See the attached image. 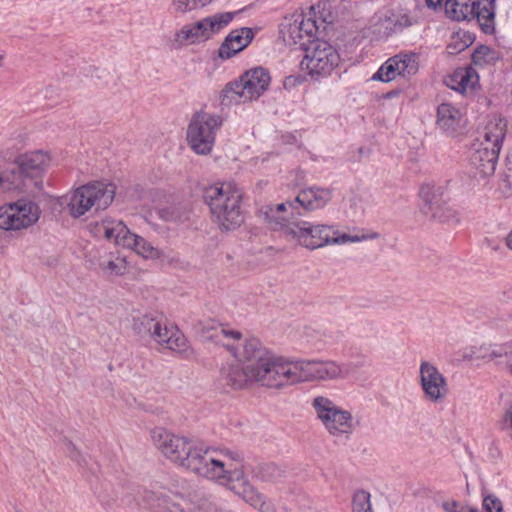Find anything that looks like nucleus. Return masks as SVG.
Instances as JSON below:
<instances>
[{"instance_id":"1","label":"nucleus","mask_w":512,"mask_h":512,"mask_svg":"<svg viewBox=\"0 0 512 512\" xmlns=\"http://www.w3.org/2000/svg\"><path fill=\"white\" fill-rule=\"evenodd\" d=\"M205 339L225 348L238 362L227 363L221 376L236 389L251 384L267 388L288 385L335 381L347 376L345 367L333 360H290L274 354L258 339L245 337L239 330L219 326L211 329Z\"/></svg>"},{"instance_id":"2","label":"nucleus","mask_w":512,"mask_h":512,"mask_svg":"<svg viewBox=\"0 0 512 512\" xmlns=\"http://www.w3.org/2000/svg\"><path fill=\"white\" fill-rule=\"evenodd\" d=\"M151 440L156 449L176 466L217 484L230 486L259 512H276L274 502L250 484L241 453L206 446L162 427L151 431Z\"/></svg>"},{"instance_id":"3","label":"nucleus","mask_w":512,"mask_h":512,"mask_svg":"<svg viewBox=\"0 0 512 512\" xmlns=\"http://www.w3.org/2000/svg\"><path fill=\"white\" fill-rule=\"evenodd\" d=\"M287 204L267 206L263 215L267 222L278 230L291 242L309 250H316L325 246L345 245L378 238L376 232L344 233L336 225L316 223L306 220L289 221L286 216Z\"/></svg>"},{"instance_id":"4","label":"nucleus","mask_w":512,"mask_h":512,"mask_svg":"<svg viewBox=\"0 0 512 512\" xmlns=\"http://www.w3.org/2000/svg\"><path fill=\"white\" fill-rule=\"evenodd\" d=\"M204 199L208 204L214 222L222 230H234L244 222L241 207L242 193L231 182L216 183L204 191Z\"/></svg>"},{"instance_id":"5","label":"nucleus","mask_w":512,"mask_h":512,"mask_svg":"<svg viewBox=\"0 0 512 512\" xmlns=\"http://www.w3.org/2000/svg\"><path fill=\"white\" fill-rule=\"evenodd\" d=\"M113 183L93 181L71 190L59 199L72 218H80L89 212L105 210L115 198Z\"/></svg>"},{"instance_id":"6","label":"nucleus","mask_w":512,"mask_h":512,"mask_svg":"<svg viewBox=\"0 0 512 512\" xmlns=\"http://www.w3.org/2000/svg\"><path fill=\"white\" fill-rule=\"evenodd\" d=\"M311 407L324 429L332 437H347L354 431L356 420L352 412L325 395H317Z\"/></svg>"},{"instance_id":"7","label":"nucleus","mask_w":512,"mask_h":512,"mask_svg":"<svg viewBox=\"0 0 512 512\" xmlns=\"http://www.w3.org/2000/svg\"><path fill=\"white\" fill-rule=\"evenodd\" d=\"M222 123L221 116L216 113L205 110L195 112L186 131V141L190 149L198 155L210 154Z\"/></svg>"},{"instance_id":"8","label":"nucleus","mask_w":512,"mask_h":512,"mask_svg":"<svg viewBox=\"0 0 512 512\" xmlns=\"http://www.w3.org/2000/svg\"><path fill=\"white\" fill-rule=\"evenodd\" d=\"M38 203L27 198L4 203L0 206V230L22 232L32 228L41 217Z\"/></svg>"},{"instance_id":"9","label":"nucleus","mask_w":512,"mask_h":512,"mask_svg":"<svg viewBox=\"0 0 512 512\" xmlns=\"http://www.w3.org/2000/svg\"><path fill=\"white\" fill-rule=\"evenodd\" d=\"M301 69L311 77L330 75L340 63V55L336 48L324 40H314L304 49Z\"/></svg>"},{"instance_id":"10","label":"nucleus","mask_w":512,"mask_h":512,"mask_svg":"<svg viewBox=\"0 0 512 512\" xmlns=\"http://www.w3.org/2000/svg\"><path fill=\"white\" fill-rule=\"evenodd\" d=\"M270 76L263 68L247 71L238 81L232 82L223 90V98L230 103H240L258 99L269 87Z\"/></svg>"},{"instance_id":"11","label":"nucleus","mask_w":512,"mask_h":512,"mask_svg":"<svg viewBox=\"0 0 512 512\" xmlns=\"http://www.w3.org/2000/svg\"><path fill=\"white\" fill-rule=\"evenodd\" d=\"M318 30L314 8L306 13L295 12L284 17L280 24V35L286 45L305 46Z\"/></svg>"},{"instance_id":"12","label":"nucleus","mask_w":512,"mask_h":512,"mask_svg":"<svg viewBox=\"0 0 512 512\" xmlns=\"http://www.w3.org/2000/svg\"><path fill=\"white\" fill-rule=\"evenodd\" d=\"M419 60L418 53H398L388 58L372 76V79L388 83L397 77L410 78L418 72Z\"/></svg>"},{"instance_id":"13","label":"nucleus","mask_w":512,"mask_h":512,"mask_svg":"<svg viewBox=\"0 0 512 512\" xmlns=\"http://www.w3.org/2000/svg\"><path fill=\"white\" fill-rule=\"evenodd\" d=\"M51 162L50 154L41 150L27 152L19 156L17 171L21 179L30 185V191L42 188V177L51 166Z\"/></svg>"},{"instance_id":"14","label":"nucleus","mask_w":512,"mask_h":512,"mask_svg":"<svg viewBox=\"0 0 512 512\" xmlns=\"http://www.w3.org/2000/svg\"><path fill=\"white\" fill-rule=\"evenodd\" d=\"M419 384L423 397L431 403H441L449 392L445 376L428 361H422L419 366Z\"/></svg>"},{"instance_id":"15","label":"nucleus","mask_w":512,"mask_h":512,"mask_svg":"<svg viewBox=\"0 0 512 512\" xmlns=\"http://www.w3.org/2000/svg\"><path fill=\"white\" fill-rule=\"evenodd\" d=\"M467 117L464 107L443 102L437 108L436 125L447 135L455 136L466 127Z\"/></svg>"},{"instance_id":"16","label":"nucleus","mask_w":512,"mask_h":512,"mask_svg":"<svg viewBox=\"0 0 512 512\" xmlns=\"http://www.w3.org/2000/svg\"><path fill=\"white\" fill-rule=\"evenodd\" d=\"M151 339L161 348L171 350L184 356H189L192 350L183 333L174 325L160 321L153 330Z\"/></svg>"},{"instance_id":"17","label":"nucleus","mask_w":512,"mask_h":512,"mask_svg":"<svg viewBox=\"0 0 512 512\" xmlns=\"http://www.w3.org/2000/svg\"><path fill=\"white\" fill-rule=\"evenodd\" d=\"M90 232L97 238L125 248L132 232L122 220L106 217L90 225Z\"/></svg>"},{"instance_id":"18","label":"nucleus","mask_w":512,"mask_h":512,"mask_svg":"<svg viewBox=\"0 0 512 512\" xmlns=\"http://www.w3.org/2000/svg\"><path fill=\"white\" fill-rule=\"evenodd\" d=\"M443 188L432 183H424L419 189V197L422 200V211L431 218L442 219V209L445 204Z\"/></svg>"},{"instance_id":"19","label":"nucleus","mask_w":512,"mask_h":512,"mask_svg":"<svg viewBox=\"0 0 512 512\" xmlns=\"http://www.w3.org/2000/svg\"><path fill=\"white\" fill-rule=\"evenodd\" d=\"M500 151L488 146L474 143L470 155V164L481 177H487L495 172Z\"/></svg>"},{"instance_id":"20","label":"nucleus","mask_w":512,"mask_h":512,"mask_svg":"<svg viewBox=\"0 0 512 512\" xmlns=\"http://www.w3.org/2000/svg\"><path fill=\"white\" fill-rule=\"evenodd\" d=\"M253 31L250 28L232 30L219 47V57L229 59L244 50L253 39Z\"/></svg>"},{"instance_id":"21","label":"nucleus","mask_w":512,"mask_h":512,"mask_svg":"<svg viewBox=\"0 0 512 512\" xmlns=\"http://www.w3.org/2000/svg\"><path fill=\"white\" fill-rule=\"evenodd\" d=\"M505 134L506 122L500 116L494 115L487 121L476 143L501 151Z\"/></svg>"},{"instance_id":"22","label":"nucleus","mask_w":512,"mask_h":512,"mask_svg":"<svg viewBox=\"0 0 512 512\" xmlns=\"http://www.w3.org/2000/svg\"><path fill=\"white\" fill-rule=\"evenodd\" d=\"M451 89L461 94H472L479 86V76L472 67H460L446 79Z\"/></svg>"},{"instance_id":"23","label":"nucleus","mask_w":512,"mask_h":512,"mask_svg":"<svg viewBox=\"0 0 512 512\" xmlns=\"http://www.w3.org/2000/svg\"><path fill=\"white\" fill-rule=\"evenodd\" d=\"M332 198L328 188L309 187L299 192L296 201L306 210L313 211L325 207Z\"/></svg>"},{"instance_id":"24","label":"nucleus","mask_w":512,"mask_h":512,"mask_svg":"<svg viewBox=\"0 0 512 512\" xmlns=\"http://www.w3.org/2000/svg\"><path fill=\"white\" fill-rule=\"evenodd\" d=\"M237 12H220L209 15L199 20V24L206 38V41L220 33L233 20Z\"/></svg>"},{"instance_id":"25","label":"nucleus","mask_w":512,"mask_h":512,"mask_svg":"<svg viewBox=\"0 0 512 512\" xmlns=\"http://www.w3.org/2000/svg\"><path fill=\"white\" fill-rule=\"evenodd\" d=\"M478 0H446L445 13L455 21H470L475 18V5Z\"/></svg>"},{"instance_id":"26","label":"nucleus","mask_w":512,"mask_h":512,"mask_svg":"<svg viewBox=\"0 0 512 512\" xmlns=\"http://www.w3.org/2000/svg\"><path fill=\"white\" fill-rule=\"evenodd\" d=\"M133 250L137 255L145 259H159L163 253L157 247H154L150 242L138 234L132 233L126 247Z\"/></svg>"},{"instance_id":"27","label":"nucleus","mask_w":512,"mask_h":512,"mask_svg":"<svg viewBox=\"0 0 512 512\" xmlns=\"http://www.w3.org/2000/svg\"><path fill=\"white\" fill-rule=\"evenodd\" d=\"M144 499L147 506L157 512H187L182 504L173 501L170 497L163 494L148 492Z\"/></svg>"},{"instance_id":"28","label":"nucleus","mask_w":512,"mask_h":512,"mask_svg":"<svg viewBox=\"0 0 512 512\" xmlns=\"http://www.w3.org/2000/svg\"><path fill=\"white\" fill-rule=\"evenodd\" d=\"M206 38L203 34L199 22L183 26L175 34V42L180 46H189L205 42Z\"/></svg>"},{"instance_id":"29","label":"nucleus","mask_w":512,"mask_h":512,"mask_svg":"<svg viewBox=\"0 0 512 512\" xmlns=\"http://www.w3.org/2000/svg\"><path fill=\"white\" fill-rule=\"evenodd\" d=\"M30 191V185L21 179L17 170H5L0 172V192Z\"/></svg>"},{"instance_id":"30","label":"nucleus","mask_w":512,"mask_h":512,"mask_svg":"<svg viewBox=\"0 0 512 512\" xmlns=\"http://www.w3.org/2000/svg\"><path fill=\"white\" fill-rule=\"evenodd\" d=\"M98 266L101 271L108 276L123 275L127 271V262L125 258L113 254L100 256Z\"/></svg>"},{"instance_id":"31","label":"nucleus","mask_w":512,"mask_h":512,"mask_svg":"<svg viewBox=\"0 0 512 512\" xmlns=\"http://www.w3.org/2000/svg\"><path fill=\"white\" fill-rule=\"evenodd\" d=\"M496 0H478L475 5V18L486 31L492 28L495 16L494 2Z\"/></svg>"},{"instance_id":"32","label":"nucleus","mask_w":512,"mask_h":512,"mask_svg":"<svg viewBox=\"0 0 512 512\" xmlns=\"http://www.w3.org/2000/svg\"><path fill=\"white\" fill-rule=\"evenodd\" d=\"M160 320L149 315H142L134 318L132 329L142 338L149 337L151 339L153 330L156 329Z\"/></svg>"},{"instance_id":"33","label":"nucleus","mask_w":512,"mask_h":512,"mask_svg":"<svg viewBox=\"0 0 512 512\" xmlns=\"http://www.w3.org/2000/svg\"><path fill=\"white\" fill-rule=\"evenodd\" d=\"M159 218L165 222L180 223L188 218L185 209L177 205H167L157 209Z\"/></svg>"},{"instance_id":"34","label":"nucleus","mask_w":512,"mask_h":512,"mask_svg":"<svg viewBox=\"0 0 512 512\" xmlns=\"http://www.w3.org/2000/svg\"><path fill=\"white\" fill-rule=\"evenodd\" d=\"M497 58V53L488 46H480L472 54L473 64L481 67L494 63Z\"/></svg>"},{"instance_id":"35","label":"nucleus","mask_w":512,"mask_h":512,"mask_svg":"<svg viewBox=\"0 0 512 512\" xmlns=\"http://www.w3.org/2000/svg\"><path fill=\"white\" fill-rule=\"evenodd\" d=\"M353 512H372L371 495L367 491L359 490L352 499Z\"/></svg>"},{"instance_id":"36","label":"nucleus","mask_w":512,"mask_h":512,"mask_svg":"<svg viewBox=\"0 0 512 512\" xmlns=\"http://www.w3.org/2000/svg\"><path fill=\"white\" fill-rule=\"evenodd\" d=\"M281 476L280 469L274 464H266L259 468L255 478L261 482H272Z\"/></svg>"},{"instance_id":"37","label":"nucleus","mask_w":512,"mask_h":512,"mask_svg":"<svg viewBox=\"0 0 512 512\" xmlns=\"http://www.w3.org/2000/svg\"><path fill=\"white\" fill-rule=\"evenodd\" d=\"M213 0H172L174 8L178 12H188L206 6Z\"/></svg>"},{"instance_id":"38","label":"nucleus","mask_w":512,"mask_h":512,"mask_svg":"<svg viewBox=\"0 0 512 512\" xmlns=\"http://www.w3.org/2000/svg\"><path fill=\"white\" fill-rule=\"evenodd\" d=\"M389 19L393 23L395 30L408 27L412 24L411 18L406 13L400 15L392 14Z\"/></svg>"},{"instance_id":"39","label":"nucleus","mask_w":512,"mask_h":512,"mask_svg":"<svg viewBox=\"0 0 512 512\" xmlns=\"http://www.w3.org/2000/svg\"><path fill=\"white\" fill-rule=\"evenodd\" d=\"M350 209L354 215L363 213L365 210L364 198L362 195L355 194L349 199Z\"/></svg>"},{"instance_id":"40","label":"nucleus","mask_w":512,"mask_h":512,"mask_svg":"<svg viewBox=\"0 0 512 512\" xmlns=\"http://www.w3.org/2000/svg\"><path fill=\"white\" fill-rule=\"evenodd\" d=\"M506 368L512 375V344L509 346V350L505 351Z\"/></svg>"},{"instance_id":"41","label":"nucleus","mask_w":512,"mask_h":512,"mask_svg":"<svg viewBox=\"0 0 512 512\" xmlns=\"http://www.w3.org/2000/svg\"><path fill=\"white\" fill-rule=\"evenodd\" d=\"M457 40H458V37H453L452 38V42L449 44V48H452L454 46L455 50L462 51L466 47H468V45H469L468 42L464 41V42H461V43L457 44L456 43Z\"/></svg>"},{"instance_id":"42","label":"nucleus","mask_w":512,"mask_h":512,"mask_svg":"<svg viewBox=\"0 0 512 512\" xmlns=\"http://www.w3.org/2000/svg\"><path fill=\"white\" fill-rule=\"evenodd\" d=\"M443 0H426V4L428 7L430 8H437L438 6H440L442 4Z\"/></svg>"}]
</instances>
